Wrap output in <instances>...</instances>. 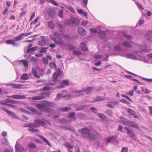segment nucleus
<instances>
[{
    "label": "nucleus",
    "mask_w": 152,
    "mask_h": 152,
    "mask_svg": "<svg viewBox=\"0 0 152 152\" xmlns=\"http://www.w3.org/2000/svg\"><path fill=\"white\" fill-rule=\"evenodd\" d=\"M80 132L84 139L94 140L96 138L95 135L94 134L91 133L90 131L86 128H84L81 129L80 130Z\"/></svg>",
    "instance_id": "f257e3e1"
},
{
    "label": "nucleus",
    "mask_w": 152,
    "mask_h": 152,
    "mask_svg": "<svg viewBox=\"0 0 152 152\" xmlns=\"http://www.w3.org/2000/svg\"><path fill=\"white\" fill-rule=\"evenodd\" d=\"M54 34L56 38L52 37L51 39L53 40L54 42L58 45H61L64 47L65 46V44L64 42L62 40V38L57 32H56Z\"/></svg>",
    "instance_id": "f03ea898"
},
{
    "label": "nucleus",
    "mask_w": 152,
    "mask_h": 152,
    "mask_svg": "<svg viewBox=\"0 0 152 152\" xmlns=\"http://www.w3.org/2000/svg\"><path fill=\"white\" fill-rule=\"evenodd\" d=\"M36 107L40 110L44 111L45 113H48L49 112V109L45 106L43 104H37L36 105Z\"/></svg>",
    "instance_id": "7ed1b4c3"
},
{
    "label": "nucleus",
    "mask_w": 152,
    "mask_h": 152,
    "mask_svg": "<svg viewBox=\"0 0 152 152\" xmlns=\"http://www.w3.org/2000/svg\"><path fill=\"white\" fill-rule=\"evenodd\" d=\"M42 40L39 42V44L42 46L48 45L49 44V39L46 38V37L44 36H41Z\"/></svg>",
    "instance_id": "20e7f679"
},
{
    "label": "nucleus",
    "mask_w": 152,
    "mask_h": 152,
    "mask_svg": "<svg viewBox=\"0 0 152 152\" xmlns=\"http://www.w3.org/2000/svg\"><path fill=\"white\" fill-rule=\"evenodd\" d=\"M42 40L39 42V44L42 46L48 45L49 44V39L46 38V37L44 36H41Z\"/></svg>",
    "instance_id": "39448f33"
},
{
    "label": "nucleus",
    "mask_w": 152,
    "mask_h": 152,
    "mask_svg": "<svg viewBox=\"0 0 152 152\" xmlns=\"http://www.w3.org/2000/svg\"><path fill=\"white\" fill-rule=\"evenodd\" d=\"M92 88L91 87H88L82 91H77L75 92L76 94V96H79L83 95L82 93L85 92L87 94H89L93 91Z\"/></svg>",
    "instance_id": "423d86ee"
},
{
    "label": "nucleus",
    "mask_w": 152,
    "mask_h": 152,
    "mask_svg": "<svg viewBox=\"0 0 152 152\" xmlns=\"http://www.w3.org/2000/svg\"><path fill=\"white\" fill-rule=\"evenodd\" d=\"M46 94L45 93L40 94L39 95L35 96L32 98L33 100H38L43 99L45 97Z\"/></svg>",
    "instance_id": "0eeeda50"
},
{
    "label": "nucleus",
    "mask_w": 152,
    "mask_h": 152,
    "mask_svg": "<svg viewBox=\"0 0 152 152\" xmlns=\"http://www.w3.org/2000/svg\"><path fill=\"white\" fill-rule=\"evenodd\" d=\"M15 148L16 151H25L23 148L18 142H16L15 145Z\"/></svg>",
    "instance_id": "6e6552de"
},
{
    "label": "nucleus",
    "mask_w": 152,
    "mask_h": 152,
    "mask_svg": "<svg viewBox=\"0 0 152 152\" xmlns=\"http://www.w3.org/2000/svg\"><path fill=\"white\" fill-rule=\"evenodd\" d=\"M10 98L16 99H22L26 98V96L24 95H15L9 97Z\"/></svg>",
    "instance_id": "1a4fd4ad"
},
{
    "label": "nucleus",
    "mask_w": 152,
    "mask_h": 152,
    "mask_svg": "<svg viewBox=\"0 0 152 152\" xmlns=\"http://www.w3.org/2000/svg\"><path fill=\"white\" fill-rule=\"evenodd\" d=\"M127 126L129 127H132L136 129H138L139 127L138 124L133 121H128Z\"/></svg>",
    "instance_id": "9d476101"
},
{
    "label": "nucleus",
    "mask_w": 152,
    "mask_h": 152,
    "mask_svg": "<svg viewBox=\"0 0 152 152\" xmlns=\"http://www.w3.org/2000/svg\"><path fill=\"white\" fill-rule=\"evenodd\" d=\"M3 110L6 111L10 116L14 118H16V116L14 112L10 111L5 108L3 109Z\"/></svg>",
    "instance_id": "9b49d317"
},
{
    "label": "nucleus",
    "mask_w": 152,
    "mask_h": 152,
    "mask_svg": "<svg viewBox=\"0 0 152 152\" xmlns=\"http://www.w3.org/2000/svg\"><path fill=\"white\" fill-rule=\"evenodd\" d=\"M48 15L52 17H54L56 14L55 11L54 9L51 8L48 9Z\"/></svg>",
    "instance_id": "f8f14e48"
},
{
    "label": "nucleus",
    "mask_w": 152,
    "mask_h": 152,
    "mask_svg": "<svg viewBox=\"0 0 152 152\" xmlns=\"http://www.w3.org/2000/svg\"><path fill=\"white\" fill-rule=\"evenodd\" d=\"M79 34L82 36H84L86 34V31L82 27H79L78 29Z\"/></svg>",
    "instance_id": "ddd939ff"
},
{
    "label": "nucleus",
    "mask_w": 152,
    "mask_h": 152,
    "mask_svg": "<svg viewBox=\"0 0 152 152\" xmlns=\"http://www.w3.org/2000/svg\"><path fill=\"white\" fill-rule=\"evenodd\" d=\"M46 58L45 57H43L42 58L44 63L45 65L47 64L48 63V59H49L50 61H51L52 60V58L50 56L48 55H46Z\"/></svg>",
    "instance_id": "4468645a"
},
{
    "label": "nucleus",
    "mask_w": 152,
    "mask_h": 152,
    "mask_svg": "<svg viewBox=\"0 0 152 152\" xmlns=\"http://www.w3.org/2000/svg\"><path fill=\"white\" fill-rule=\"evenodd\" d=\"M34 122L35 124V125L37 126L39 125H43L46 123V122L43 121L40 119L36 120Z\"/></svg>",
    "instance_id": "2eb2a0df"
},
{
    "label": "nucleus",
    "mask_w": 152,
    "mask_h": 152,
    "mask_svg": "<svg viewBox=\"0 0 152 152\" xmlns=\"http://www.w3.org/2000/svg\"><path fill=\"white\" fill-rule=\"evenodd\" d=\"M32 126H31L30 128H28V130L32 132H37L39 131V130L37 129H34V128L37 127V126L36 125L33 124H32Z\"/></svg>",
    "instance_id": "dca6fc26"
},
{
    "label": "nucleus",
    "mask_w": 152,
    "mask_h": 152,
    "mask_svg": "<svg viewBox=\"0 0 152 152\" xmlns=\"http://www.w3.org/2000/svg\"><path fill=\"white\" fill-rule=\"evenodd\" d=\"M75 20L74 19H69L66 20L65 22L66 25L70 26L75 24Z\"/></svg>",
    "instance_id": "f3484780"
},
{
    "label": "nucleus",
    "mask_w": 152,
    "mask_h": 152,
    "mask_svg": "<svg viewBox=\"0 0 152 152\" xmlns=\"http://www.w3.org/2000/svg\"><path fill=\"white\" fill-rule=\"evenodd\" d=\"M9 86H11L14 88L16 89H20L23 86V85L20 84H16L14 83H11L8 85Z\"/></svg>",
    "instance_id": "a211bd4d"
},
{
    "label": "nucleus",
    "mask_w": 152,
    "mask_h": 152,
    "mask_svg": "<svg viewBox=\"0 0 152 152\" xmlns=\"http://www.w3.org/2000/svg\"><path fill=\"white\" fill-rule=\"evenodd\" d=\"M128 112L130 114L133 116L135 118H138V116L136 114V113L132 110L129 109L128 110Z\"/></svg>",
    "instance_id": "6ab92c4d"
},
{
    "label": "nucleus",
    "mask_w": 152,
    "mask_h": 152,
    "mask_svg": "<svg viewBox=\"0 0 152 152\" xmlns=\"http://www.w3.org/2000/svg\"><path fill=\"white\" fill-rule=\"evenodd\" d=\"M125 129L127 130V132L129 133L132 137H134L135 136V134L132 130L129 129L127 127H125Z\"/></svg>",
    "instance_id": "aec40b11"
},
{
    "label": "nucleus",
    "mask_w": 152,
    "mask_h": 152,
    "mask_svg": "<svg viewBox=\"0 0 152 152\" xmlns=\"http://www.w3.org/2000/svg\"><path fill=\"white\" fill-rule=\"evenodd\" d=\"M39 137L41 138L44 141V142L46 143L48 145L50 146H51V144L44 137L42 136H41Z\"/></svg>",
    "instance_id": "412c9836"
},
{
    "label": "nucleus",
    "mask_w": 152,
    "mask_h": 152,
    "mask_svg": "<svg viewBox=\"0 0 152 152\" xmlns=\"http://www.w3.org/2000/svg\"><path fill=\"white\" fill-rule=\"evenodd\" d=\"M44 103L45 106L51 107L53 106V103L46 101H44Z\"/></svg>",
    "instance_id": "4be33fe9"
},
{
    "label": "nucleus",
    "mask_w": 152,
    "mask_h": 152,
    "mask_svg": "<svg viewBox=\"0 0 152 152\" xmlns=\"http://www.w3.org/2000/svg\"><path fill=\"white\" fill-rule=\"evenodd\" d=\"M6 43L8 44H11L13 45H16L15 41L13 40H7L6 41Z\"/></svg>",
    "instance_id": "5701e85b"
},
{
    "label": "nucleus",
    "mask_w": 152,
    "mask_h": 152,
    "mask_svg": "<svg viewBox=\"0 0 152 152\" xmlns=\"http://www.w3.org/2000/svg\"><path fill=\"white\" fill-rule=\"evenodd\" d=\"M24 34V33H23L20 34L18 36L16 37L15 38V40L16 41H18L22 39L23 38Z\"/></svg>",
    "instance_id": "b1692460"
},
{
    "label": "nucleus",
    "mask_w": 152,
    "mask_h": 152,
    "mask_svg": "<svg viewBox=\"0 0 152 152\" xmlns=\"http://www.w3.org/2000/svg\"><path fill=\"white\" fill-rule=\"evenodd\" d=\"M32 72L34 76L37 78H39L40 77V76L39 75H38L37 72H36V70L34 69H32Z\"/></svg>",
    "instance_id": "393cba45"
},
{
    "label": "nucleus",
    "mask_w": 152,
    "mask_h": 152,
    "mask_svg": "<svg viewBox=\"0 0 152 152\" xmlns=\"http://www.w3.org/2000/svg\"><path fill=\"white\" fill-rule=\"evenodd\" d=\"M122 45L125 47L128 48H131L132 47V45L130 43L127 42H124Z\"/></svg>",
    "instance_id": "a878e982"
},
{
    "label": "nucleus",
    "mask_w": 152,
    "mask_h": 152,
    "mask_svg": "<svg viewBox=\"0 0 152 152\" xmlns=\"http://www.w3.org/2000/svg\"><path fill=\"white\" fill-rule=\"evenodd\" d=\"M80 47L83 50L87 51L88 50V48L86 46L84 43H82L80 44Z\"/></svg>",
    "instance_id": "bb28decb"
},
{
    "label": "nucleus",
    "mask_w": 152,
    "mask_h": 152,
    "mask_svg": "<svg viewBox=\"0 0 152 152\" xmlns=\"http://www.w3.org/2000/svg\"><path fill=\"white\" fill-rule=\"evenodd\" d=\"M98 33L99 37L102 38H104L106 37V35L103 31H99Z\"/></svg>",
    "instance_id": "cd10ccee"
},
{
    "label": "nucleus",
    "mask_w": 152,
    "mask_h": 152,
    "mask_svg": "<svg viewBox=\"0 0 152 152\" xmlns=\"http://www.w3.org/2000/svg\"><path fill=\"white\" fill-rule=\"evenodd\" d=\"M19 62L20 63L22 62L23 65L25 67H27L28 66V61L26 60H21Z\"/></svg>",
    "instance_id": "c85d7f7f"
},
{
    "label": "nucleus",
    "mask_w": 152,
    "mask_h": 152,
    "mask_svg": "<svg viewBox=\"0 0 152 152\" xmlns=\"http://www.w3.org/2000/svg\"><path fill=\"white\" fill-rule=\"evenodd\" d=\"M28 78L27 74L24 73L22 74L21 77V79L23 80H27Z\"/></svg>",
    "instance_id": "c756f323"
},
{
    "label": "nucleus",
    "mask_w": 152,
    "mask_h": 152,
    "mask_svg": "<svg viewBox=\"0 0 152 152\" xmlns=\"http://www.w3.org/2000/svg\"><path fill=\"white\" fill-rule=\"evenodd\" d=\"M71 109L69 107H63L61 108L60 110L62 111H69Z\"/></svg>",
    "instance_id": "7c9ffc66"
},
{
    "label": "nucleus",
    "mask_w": 152,
    "mask_h": 152,
    "mask_svg": "<svg viewBox=\"0 0 152 152\" xmlns=\"http://www.w3.org/2000/svg\"><path fill=\"white\" fill-rule=\"evenodd\" d=\"M48 26L50 28L52 29L54 27V24L52 21H49L48 22Z\"/></svg>",
    "instance_id": "2f4dec72"
},
{
    "label": "nucleus",
    "mask_w": 152,
    "mask_h": 152,
    "mask_svg": "<svg viewBox=\"0 0 152 152\" xmlns=\"http://www.w3.org/2000/svg\"><path fill=\"white\" fill-rule=\"evenodd\" d=\"M69 81L68 80H63L60 82V84H64V85L67 86L69 85Z\"/></svg>",
    "instance_id": "473e14b6"
},
{
    "label": "nucleus",
    "mask_w": 152,
    "mask_h": 152,
    "mask_svg": "<svg viewBox=\"0 0 152 152\" xmlns=\"http://www.w3.org/2000/svg\"><path fill=\"white\" fill-rule=\"evenodd\" d=\"M126 56L130 58L135 59L136 58V56L134 55L131 54H128L126 55Z\"/></svg>",
    "instance_id": "72a5a7b5"
},
{
    "label": "nucleus",
    "mask_w": 152,
    "mask_h": 152,
    "mask_svg": "<svg viewBox=\"0 0 152 152\" xmlns=\"http://www.w3.org/2000/svg\"><path fill=\"white\" fill-rule=\"evenodd\" d=\"M124 36L125 37L126 39H132V37L129 35H128L125 32L123 33Z\"/></svg>",
    "instance_id": "f704fd0d"
},
{
    "label": "nucleus",
    "mask_w": 152,
    "mask_h": 152,
    "mask_svg": "<svg viewBox=\"0 0 152 152\" xmlns=\"http://www.w3.org/2000/svg\"><path fill=\"white\" fill-rule=\"evenodd\" d=\"M53 78L54 79L53 80L54 81L57 82H58V80H57L58 78L57 75L56 73H54L53 75Z\"/></svg>",
    "instance_id": "c9c22d12"
},
{
    "label": "nucleus",
    "mask_w": 152,
    "mask_h": 152,
    "mask_svg": "<svg viewBox=\"0 0 152 152\" xmlns=\"http://www.w3.org/2000/svg\"><path fill=\"white\" fill-rule=\"evenodd\" d=\"M37 48V47H34L32 48H31L29 49H28L26 50V52L27 53H29L30 51H34L36 50Z\"/></svg>",
    "instance_id": "e433bc0d"
},
{
    "label": "nucleus",
    "mask_w": 152,
    "mask_h": 152,
    "mask_svg": "<svg viewBox=\"0 0 152 152\" xmlns=\"http://www.w3.org/2000/svg\"><path fill=\"white\" fill-rule=\"evenodd\" d=\"M28 146L29 148H35L36 147V145L33 143H29L28 145Z\"/></svg>",
    "instance_id": "4c0bfd02"
},
{
    "label": "nucleus",
    "mask_w": 152,
    "mask_h": 152,
    "mask_svg": "<svg viewBox=\"0 0 152 152\" xmlns=\"http://www.w3.org/2000/svg\"><path fill=\"white\" fill-rule=\"evenodd\" d=\"M48 49L47 48H41L39 51V52L40 53H46L47 52V50Z\"/></svg>",
    "instance_id": "58836bf2"
},
{
    "label": "nucleus",
    "mask_w": 152,
    "mask_h": 152,
    "mask_svg": "<svg viewBox=\"0 0 152 152\" xmlns=\"http://www.w3.org/2000/svg\"><path fill=\"white\" fill-rule=\"evenodd\" d=\"M49 65L50 67L52 69H54L56 67V65L54 62L50 63Z\"/></svg>",
    "instance_id": "ea45409f"
},
{
    "label": "nucleus",
    "mask_w": 152,
    "mask_h": 152,
    "mask_svg": "<svg viewBox=\"0 0 152 152\" xmlns=\"http://www.w3.org/2000/svg\"><path fill=\"white\" fill-rule=\"evenodd\" d=\"M115 137L114 136H112L110 137H108L107 138V142L108 143H110L111 142L112 140L115 139Z\"/></svg>",
    "instance_id": "a19ab883"
},
{
    "label": "nucleus",
    "mask_w": 152,
    "mask_h": 152,
    "mask_svg": "<svg viewBox=\"0 0 152 152\" xmlns=\"http://www.w3.org/2000/svg\"><path fill=\"white\" fill-rule=\"evenodd\" d=\"M145 37L146 39L149 40L151 41L152 40V37L151 35L148 34H147L145 35Z\"/></svg>",
    "instance_id": "79ce46f5"
},
{
    "label": "nucleus",
    "mask_w": 152,
    "mask_h": 152,
    "mask_svg": "<svg viewBox=\"0 0 152 152\" xmlns=\"http://www.w3.org/2000/svg\"><path fill=\"white\" fill-rule=\"evenodd\" d=\"M73 53L77 55H80L81 54V53L80 51L77 50H74L73 51Z\"/></svg>",
    "instance_id": "37998d69"
},
{
    "label": "nucleus",
    "mask_w": 152,
    "mask_h": 152,
    "mask_svg": "<svg viewBox=\"0 0 152 152\" xmlns=\"http://www.w3.org/2000/svg\"><path fill=\"white\" fill-rule=\"evenodd\" d=\"M99 117L102 119L104 120L106 118V116L103 114L101 113H99L98 115Z\"/></svg>",
    "instance_id": "c03bdc74"
},
{
    "label": "nucleus",
    "mask_w": 152,
    "mask_h": 152,
    "mask_svg": "<svg viewBox=\"0 0 152 152\" xmlns=\"http://www.w3.org/2000/svg\"><path fill=\"white\" fill-rule=\"evenodd\" d=\"M66 148H68L70 150V149H72L73 147V146L69 143H66Z\"/></svg>",
    "instance_id": "a18cd8bd"
},
{
    "label": "nucleus",
    "mask_w": 152,
    "mask_h": 152,
    "mask_svg": "<svg viewBox=\"0 0 152 152\" xmlns=\"http://www.w3.org/2000/svg\"><path fill=\"white\" fill-rule=\"evenodd\" d=\"M70 11L72 12L73 13H75V11L73 8V7H66Z\"/></svg>",
    "instance_id": "49530a36"
},
{
    "label": "nucleus",
    "mask_w": 152,
    "mask_h": 152,
    "mask_svg": "<svg viewBox=\"0 0 152 152\" xmlns=\"http://www.w3.org/2000/svg\"><path fill=\"white\" fill-rule=\"evenodd\" d=\"M120 101L122 103H124L127 104H129L130 103V102H128L127 101H126L124 99H121L120 100Z\"/></svg>",
    "instance_id": "de8ad7c7"
},
{
    "label": "nucleus",
    "mask_w": 152,
    "mask_h": 152,
    "mask_svg": "<svg viewBox=\"0 0 152 152\" xmlns=\"http://www.w3.org/2000/svg\"><path fill=\"white\" fill-rule=\"evenodd\" d=\"M38 59V58H35L33 56H32L30 60L34 62H35L37 61Z\"/></svg>",
    "instance_id": "09e8293b"
},
{
    "label": "nucleus",
    "mask_w": 152,
    "mask_h": 152,
    "mask_svg": "<svg viewBox=\"0 0 152 152\" xmlns=\"http://www.w3.org/2000/svg\"><path fill=\"white\" fill-rule=\"evenodd\" d=\"M63 11L62 10H60V11L59 12V14H58V15H59V17L61 18H62L63 17Z\"/></svg>",
    "instance_id": "8fccbe9b"
},
{
    "label": "nucleus",
    "mask_w": 152,
    "mask_h": 152,
    "mask_svg": "<svg viewBox=\"0 0 152 152\" xmlns=\"http://www.w3.org/2000/svg\"><path fill=\"white\" fill-rule=\"evenodd\" d=\"M75 114L74 112H72L70 113L69 115V118H74L75 117Z\"/></svg>",
    "instance_id": "3c124183"
},
{
    "label": "nucleus",
    "mask_w": 152,
    "mask_h": 152,
    "mask_svg": "<svg viewBox=\"0 0 152 152\" xmlns=\"http://www.w3.org/2000/svg\"><path fill=\"white\" fill-rule=\"evenodd\" d=\"M39 19V17H37L34 21L31 22V23L33 24H35L37 22Z\"/></svg>",
    "instance_id": "603ef678"
},
{
    "label": "nucleus",
    "mask_w": 152,
    "mask_h": 152,
    "mask_svg": "<svg viewBox=\"0 0 152 152\" xmlns=\"http://www.w3.org/2000/svg\"><path fill=\"white\" fill-rule=\"evenodd\" d=\"M52 3L53 5L57 6L58 4L54 0H49Z\"/></svg>",
    "instance_id": "864d4df0"
},
{
    "label": "nucleus",
    "mask_w": 152,
    "mask_h": 152,
    "mask_svg": "<svg viewBox=\"0 0 152 152\" xmlns=\"http://www.w3.org/2000/svg\"><path fill=\"white\" fill-rule=\"evenodd\" d=\"M29 110L33 112L34 113H37V110L34 108L32 107H29Z\"/></svg>",
    "instance_id": "5fc2aeb1"
},
{
    "label": "nucleus",
    "mask_w": 152,
    "mask_h": 152,
    "mask_svg": "<svg viewBox=\"0 0 152 152\" xmlns=\"http://www.w3.org/2000/svg\"><path fill=\"white\" fill-rule=\"evenodd\" d=\"M88 23V22L87 21H83L81 23V25L83 26H86Z\"/></svg>",
    "instance_id": "6e6d98bb"
},
{
    "label": "nucleus",
    "mask_w": 152,
    "mask_h": 152,
    "mask_svg": "<svg viewBox=\"0 0 152 152\" xmlns=\"http://www.w3.org/2000/svg\"><path fill=\"white\" fill-rule=\"evenodd\" d=\"M50 89V88L49 87L45 86L43 88V90L44 91H49Z\"/></svg>",
    "instance_id": "4d7b16f0"
},
{
    "label": "nucleus",
    "mask_w": 152,
    "mask_h": 152,
    "mask_svg": "<svg viewBox=\"0 0 152 152\" xmlns=\"http://www.w3.org/2000/svg\"><path fill=\"white\" fill-rule=\"evenodd\" d=\"M122 152H128V149L127 148L124 147L121 150Z\"/></svg>",
    "instance_id": "13d9d810"
},
{
    "label": "nucleus",
    "mask_w": 152,
    "mask_h": 152,
    "mask_svg": "<svg viewBox=\"0 0 152 152\" xmlns=\"http://www.w3.org/2000/svg\"><path fill=\"white\" fill-rule=\"evenodd\" d=\"M10 103L12 104H18V102L16 100L10 99Z\"/></svg>",
    "instance_id": "bf43d9fd"
},
{
    "label": "nucleus",
    "mask_w": 152,
    "mask_h": 152,
    "mask_svg": "<svg viewBox=\"0 0 152 152\" xmlns=\"http://www.w3.org/2000/svg\"><path fill=\"white\" fill-rule=\"evenodd\" d=\"M8 10V8L7 7L5 8V10L3 12V14L4 15L7 13V11Z\"/></svg>",
    "instance_id": "052dcab7"
},
{
    "label": "nucleus",
    "mask_w": 152,
    "mask_h": 152,
    "mask_svg": "<svg viewBox=\"0 0 152 152\" xmlns=\"http://www.w3.org/2000/svg\"><path fill=\"white\" fill-rule=\"evenodd\" d=\"M104 99L102 98L101 97H98L96 99H95V101H98L102 100Z\"/></svg>",
    "instance_id": "680f3d73"
},
{
    "label": "nucleus",
    "mask_w": 152,
    "mask_h": 152,
    "mask_svg": "<svg viewBox=\"0 0 152 152\" xmlns=\"http://www.w3.org/2000/svg\"><path fill=\"white\" fill-rule=\"evenodd\" d=\"M61 95H62V94H60V93L58 94L57 95V96L56 98V100H58L61 97Z\"/></svg>",
    "instance_id": "e2e57ef3"
},
{
    "label": "nucleus",
    "mask_w": 152,
    "mask_h": 152,
    "mask_svg": "<svg viewBox=\"0 0 152 152\" xmlns=\"http://www.w3.org/2000/svg\"><path fill=\"white\" fill-rule=\"evenodd\" d=\"M126 94L131 96H133L134 95V91H132L129 93H126Z\"/></svg>",
    "instance_id": "0e129e2a"
},
{
    "label": "nucleus",
    "mask_w": 152,
    "mask_h": 152,
    "mask_svg": "<svg viewBox=\"0 0 152 152\" xmlns=\"http://www.w3.org/2000/svg\"><path fill=\"white\" fill-rule=\"evenodd\" d=\"M32 124H32V123H31L30 124H25V126L28 127V128H30L31 126H32Z\"/></svg>",
    "instance_id": "69168bd1"
},
{
    "label": "nucleus",
    "mask_w": 152,
    "mask_h": 152,
    "mask_svg": "<svg viewBox=\"0 0 152 152\" xmlns=\"http://www.w3.org/2000/svg\"><path fill=\"white\" fill-rule=\"evenodd\" d=\"M90 31L92 33H96L97 32V31L95 29H94L93 28H91L90 29Z\"/></svg>",
    "instance_id": "338daca9"
},
{
    "label": "nucleus",
    "mask_w": 152,
    "mask_h": 152,
    "mask_svg": "<svg viewBox=\"0 0 152 152\" xmlns=\"http://www.w3.org/2000/svg\"><path fill=\"white\" fill-rule=\"evenodd\" d=\"M149 113L150 114H152V107L149 106Z\"/></svg>",
    "instance_id": "774afa93"
}]
</instances>
